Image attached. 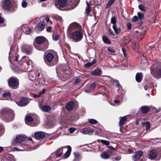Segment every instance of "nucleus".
Instances as JSON below:
<instances>
[{"label": "nucleus", "mask_w": 161, "mask_h": 161, "mask_svg": "<svg viewBox=\"0 0 161 161\" xmlns=\"http://www.w3.org/2000/svg\"><path fill=\"white\" fill-rule=\"evenodd\" d=\"M54 58V55L52 53H49L44 58V61L46 63L48 64L51 63V64L53 65L55 64V63H53Z\"/></svg>", "instance_id": "7"}, {"label": "nucleus", "mask_w": 161, "mask_h": 161, "mask_svg": "<svg viewBox=\"0 0 161 161\" xmlns=\"http://www.w3.org/2000/svg\"><path fill=\"white\" fill-rule=\"evenodd\" d=\"M97 142H101L103 144L105 145L108 147L110 144L109 141L103 140H98Z\"/></svg>", "instance_id": "35"}, {"label": "nucleus", "mask_w": 161, "mask_h": 161, "mask_svg": "<svg viewBox=\"0 0 161 161\" xmlns=\"http://www.w3.org/2000/svg\"><path fill=\"white\" fill-rule=\"evenodd\" d=\"M42 23L44 24L45 25L47 24V23L49 22L50 24L52 23V22L50 21L49 18L47 16H44L40 17V21Z\"/></svg>", "instance_id": "13"}, {"label": "nucleus", "mask_w": 161, "mask_h": 161, "mask_svg": "<svg viewBox=\"0 0 161 161\" xmlns=\"http://www.w3.org/2000/svg\"><path fill=\"white\" fill-rule=\"evenodd\" d=\"M41 109L43 112H49L51 110V108L48 105H45L41 107Z\"/></svg>", "instance_id": "23"}, {"label": "nucleus", "mask_w": 161, "mask_h": 161, "mask_svg": "<svg viewBox=\"0 0 161 161\" xmlns=\"http://www.w3.org/2000/svg\"><path fill=\"white\" fill-rule=\"evenodd\" d=\"M34 136L36 139H40L43 138L45 137V135L43 132H38L34 134Z\"/></svg>", "instance_id": "19"}, {"label": "nucleus", "mask_w": 161, "mask_h": 161, "mask_svg": "<svg viewBox=\"0 0 161 161\" xmlns=\"http://www.w3.org/2000/svg\"><path fill=\"white\" fill-rule=\"evenodd\" d=\"M120 119L119 125L120 126H121L125 124L127 121V118L126 116H125L122 117H120Z\"/></svg>", "instance_id": "26"}, {"label": "nucleus", "mask_w": 161, "mask_h": 161, "mask_svg": "<svg viewBox=\"0 0 161 161\" xmlns=\"http://www.w3.org/2000/svg\"><path fill=\"white\" fill-rule=\"evenodd\" d=\"M22 29L27 34H29L31 31V29L29 28L27 25H23L22 26Z\"/></svg>", "instance_id": "18"}, {"label": "nucleus", "mask_w": 161, "mask_h": 161, "mask_svg": "<svg viewBox=\"0 0 161 161\" xmlns=\"http://www.w3.org/2000/svg\"><path fill=\"white\" fill-rule=\"evenodd\" d=\"M102 39L103 42L105 44H110L111 42L108 38L106 36L103 35V36Z\"/></svg>", "instance_id": "32"}, {"label": "nucleus", "mask_w": 161, "mask_h": 161, "mask_svg": "<svg viewBox=\"0 0 161 161\" xmlns=\"http://www.w3.org/2000/svg\"><path fill=\"white\" fill-rule=\"evenodd\" d=\"M157 155V150L155 149L152 150L149 154L150 158L152 159L153 158H155Z\"/></svg>", "instance_id": "22"}, {"label": "nucleus", "mask_w": 161, "mask_h": 161, "mask_svg": "<svg viewBox=\"0 0 161 161\" xmlns=\"http://www.w3.org/2000/svg\"><path fill=\"white\" fill-rule=\"evenodd\" d=\"M1 161H14V159L13 156L8 155L5 158H2Z\"/></svg>", "instance_id": "24"}, {"label": "nucleus", "mask_w": 161, "mask_h": 161, "mask_svg": "<svg viewBox=\"0 0 161 161\" xmlns=\"http://www.w3.org/2000/svg\"><path fill=\"white\" fill-rule=\"evenodd\" d=\"M108 50L110 52L113 53H115V50H114L113 48L110 47H108Z\"/></svg>", "instance_id": "54"}, {"label": "nucleus", "mask_w": 161, "mask_h": 161, "mask_svg": "<svg viewBox=\"0 0 161 161\" xmlns=\"http://www.w3.org/2000/svg\"><path fill=\"white\" fill-rule=\"evenodd\" d=\"M81 80L80 78H77L75 79L74 82V85H76L78 83L81 81Z\"/></svg>", "instance_id": "53"}, {"label": "nucleus", "mask_w": 161, "mask_h": 161, "mask_svg": "<svg viewBox=\"0 0 161 161\" xmlns=\"http://www.w3.org/2000/svg\"><path fill=\"white\" fill-rule=\"evenodd\" d=\"M111 22L113 24V25H116V18L115 16L112 17L111 19Z\"/></svg>", "instance_id": "41"}, {"label": "nucleus", "mask_w": 161, "mask_h": 161, "mask_svg": "<svg viewBox=\"0 0 161 161\" xmlns=\"http://www.w3.org/2000/svg\"><path fill=\"white\" fill-rule=\"evenodd\" d=\"M10 96V93L9 92L3 94V97H9Z\"/></svg>", "instance_id": "50"}, {"label": "nucleus", "mask_w": 161, "mask_h": 161, "mask_svg": "<svg viewBox=\"0 0 161 161\" xmlns=\"http://www.w3.org/2000/svg\"><path fill=\"white\" fill-rule=\"evenodd\" d=\"M36 42L39 45L43 43L45 41V38L43 36H38L36 38Z\"/></svg>", "instance_id": "21"}, {"label": "nucleus", "mask_w": 161, "mask_h": 161, "mask_svg": "<svg viewBox=\"0 0 161 161\" xmlns=\"http://www.w3.org/2000/svg\"><path fill=\"white\" fill-rule=\"evenodd\" d=\"M140 109L142 113L146 114L149 111V108L148 106H143L140 108Z\"/></svg>", "instance_id": "28"}, {"label": "nucleus", "mask_w": 161, "mask_h": 161, "mask_svg": "<svg viewBox=\"0 0 161 161\" xmlns=\"http://www.w3.org/2000/svg\"><path fill=\"white\" fill-rule=\"evenodd\" d=\"M89 123L92 124H95L97 123V121L94 119H89Z\"/></svg>", "instance_id": "42"}, {"label": "nucleus", "mask_w": 161, "mask_h": 161, "mask_svg": "<svg viewBox=\"0 0 161 161\" xmlns=\"http://www.w3.org/2000/svg\"><path fill=\"white\" fill-rule=\"evenodd\" d=\"M1 115L5 121L7 122L12 120L14 118L13 111L7 109L2 110L1 112Z\"/></svg>", "instance_id": "1"}, {"label": "nucleus", "mask_w": 161, "mask_h": 161, "mask_svg": "<svg viewBox=\"0 0 161 161\" xmlns=\"http://www.w3.org/2000/svg\"><path fill=\"white\" fill-rule=\"evenodd\" d=\"M86 3L87 6L86 8L85 12L88 15L91 11V7L89 4L87 2H86Z\"/></svg>", "instance_id": "34"}, {"label": "nucleus", "mask_w": 161, "mask_h": 161, "mask_svg": "<svg viewBox=\"0 0 161 161\" xmlns=\"http://www.w3.org/2000/svg\"><path fill=\"white\" fill-rule=\"evenodd\" d=\"M45 25L42 23L41 22H39L38 25H36L35 27V30L36 32H39L44 30Z\"/></svg>", "instance_id": "16"}, {"label": "nucleus", "mask_w": 161, "mask_h": 161, "mask_svg": "<svg viewBox=\"0 0 161 161\" xmlns=\"http://www.w3.org/2000/svg\"><path fill=\"white\" fill-rule=\"evenodd\" d=\"M74 107V102L72 101H70L67 103L66 106V108L68 111L72 110Z\"/></svg>", "instance_id": "17"}, {"label": "nucleus", "mask_w": 161, "mask_h": 161, "mask_svg": "<svg viewBox=\"0 0 161 161\" xmlns=\"http://www.w3.org/2000/svg\"><path fill=\"white\" fill-rule=\"evenodd\" d=\"M158 63L153 64L150 68L151 73L155 78H157V75L161 76V68L158 69Z\"/></svg>", "instance_id": "3"}, {"label": "nucleus", "mask_w": 161, "mask_h": 161, "mask_svg": "<svg viewBox=\"0 0 161 161\" xmlns=\"http://www.w3.org/2000/svg\"><path fill=\"white\" fill-rule=\"evenodd\" d=\"M58 4L61 7H64L66 4V0H58Z\"/></svg>", "instance_id": "29"}, {"label": "nucleus", "mask_w": 161, "mask_h": 161, "mask_svg": "<svg viewBox=\"0 0 161 161\" xmlns=\"http://www.w3.org/2000/svg\"><path fill=\"white\" fill-rule=\"evenodd\" d=\"M64 147L60 148L58 149L56 152V157L57 158L60 157L62 154L63 149Z\"/></svg>", "instance_id": "31"}, {"label": "nucleus", "mask_w": 161, "mask_h": 161, "mask_svg": "<svg viewBox=\"0 0 161 161\" xmlns=\"http://www.w3.org/2000/svg\"><path fill=\"white\" fill-rule=\"evenodd\" d=\"M28 99L26 97H22L16 102V103L20 106H24L29 103Z\"/></svg>", "instance_id": "9"}, {"label": "nucleus", "mask_w": 161, "mask_h": 161, "mask_svg": "<svg viewBox=\"0 0 161 161\" xmlns=\"http://www.w3.org/2000/svg\"><path fill=\"white\" fill-rule=\"evenodd\" d=\"M80 132L84 134H89L90 135L92 134L93 130L91 129L87 128H85L80 130Z\"/></svg>", "instance_id": "12"}, {"label": "nucleus", "mask_w": 161, "mask_h": 161, "mask_svg": "<svg viewBox=\"0 0 161 161\" xmlns=\"http://www.w3.org/2000/svg\"><path fill=\"white\" fill-rule=\"evenodd\" d=\"M138 18L136 16H135L133 17L132 19V21L133 22H136L138 20Z\"/></svg>", "instance_id": "57"}, {"label": "nucleus", "mask_w": 161, "mask_h": 161, "mask_svg": "<svg viewBox=\"0 0 161 161\" xmlns=\"http://www.w3.org/2000/svg\"><path fill=\"white\" fill-rule=\"evenodd\" d=\"M145 126L146 130H148L150 127V123L148 122H146L145 123Z\"/></svg>", "instance_id": "52"}, {"label": "nucleus", "mask_w": 161, "mask_h": 161, "mask_svg": "<svg viewBox=\"0 0 161 161\" xmlns=\"http://www.w3.org/2000/svg\"><path fill=\"white\" fill-rule=\"evenodd\" d=\"M93 73L96 75H100L101 73V71L99 69H97L94 70Z\"/></svg>", "instance_id": "38"}, {"label": "nucleus", "mask_w": 161, "mask_h": 161, "mask_svg": "<svg viewBox=\"0 0 161 161\" xmlns=\"http://www.w3.org/2000/svg\"><path fill=\"white\" fill-rule=\"evenodd\" d=\"M27 3L26 1V0H23V1L21 3L22 6L23 8H25L27 6Z\"/></svg>", "instance_id": "44"}, {"label": "nucleus", "mask_w": 161, "mask_h": 161, "mask_svg": "<svg viewBox=\"0 0 161 161\" xmlns=\"http://www.w3.org/2000/svg\"><path fill=\"white\" fill-rule=\"evenodd\" d=\"M3 8L6 10H9L11 7L12 3L10 0H4L2 2Z\"/></svg>", "instance_id": "8"}, {"label": "nucleus", "mask_w": 161, "mask_h": 161, "mask_svg": "<svg viewBox=\"0 0 161 161\" xmlns=\"http://www.w3.org/2000/svg\"><path fill=\"white\" fill-rule=\"evenodd\" d=\"M32 64V62L31 60H29L26 61H25L23 63V64L24 65H25L26 64L27 65V66L26 67L28 68V66Z\"/></svg>", "instance_id": "40"}, {"label": "nucleus", "mask_w": 161, "mask_h": 161, "mask_svg": "<svg viewBox=\"0 0 161 161\" xmlns=\"http://www.w3.org/2000/svg\"><path fill=\"white\" fill-rule=\"evenodd\" d=\"M76 129L74 128H70L69 129L70 133H72L76 130Z\"/></svg>", "instance_id": "56"}, {"label": "nucleus", "mask_w": 161, "mask_h": 161, "mask_svg": "<svg viewBox=\"0 0 161 161\" xmlns=\"http://www.w3.org/2000/svg\"><path fill=\"white\" fill-rule=\"evenodd\" d=\"M14 150L17 151H24L27 150L25 147L23 148V149H19L17 147H14Z\"/></svg>", "instance_id": "51"}, {"label": "nucleus", "mask_w": 161, "mask_h": 161, "mask_svg": "<svg viewBox=\"0 0 161 161\" xmlns=\"http://www.w3.org/2000/svg\"><path fill=\"white\" fill-rule=\"evenodd\" d=\"M4 132V127L2 125H0V136L3 135Z\"/></svg>", "instance_id": "39"}, {"label": "nucleus", "mask_w": 161, "mask_h": 161, "mask_svg": "<svg viewBox=\"0 0 161 161\" xmlns=\"http://www.w3.org/2000/svg\"><path fill=\"white\" fill-rule=\"evenodd\" d=\"M137 15H138V18L139 19H142L144 17L143 14L140 13V12L138 13Z\"/></svg>", "instance_id": "45"}, {"label": "nucleus", "mask_w": 161, "mask_h": 161, "mask_svg": "<svg viewBox=\"0 0 161 161\" xmlns=\"http://www.w3.org/2000/svg\"><path fill=\"white\" fill-rule=\"evenodd\" d=\"M143 154V152L142 151H139L136 152L132 156V159L134 161H136L138 159L140 158L141 157Z\"/></svg>", "instance_id": "15"}, {"label": "nucleus", "mask_w": 161, "mask_h": 161, "mask_svg": "<svg viewBox=\"0 0 161 161\" xmlns=\"http://www.w3.org/2000/svg\"><path fill=\"white\" fill-rule=\"evenodd\" d=\"M43 46H42V45H38L35 44H34V47L38 50L44 51L48 47V43L47 42H45L43 44Z\"/></svg>", "instance_id": "11"}, {"label": "nucleus", "mask_w": 161, "mask_h": 161, "mask_svg": "<svg viewBox=\"0 0 161 161\" xmlns=\"http://www.w3.org/2000/svg\"><path fill=\"white\" fill-rule=\"evenodd\" d=\"M40 73L37 70H32L28 73L29 79L35 82H40Z\"/></svg>", "instance_id": "2"}, {"label": "nucleus", "mask_w": 161, "mask_h": 161, "mask_svg": "<svg viewBox=\"0 0 161 161\" xmlns=\"http://www.w3.org/2000/svg\"><path fill=\"white\" fill-rule=\"evenodd\" d=\"M19 80L16 77H12L10 78L8 81V85L9 87L12 88L16 89L19 86Z\"/></svg>", "instance_id": "4"}, {"label": "nucleus", "mask_w": 161, "mask_h": 161, "mask_svg": "<svg viewBox=\"0 0 161 161\" xmlns=\"http://www.w3.org/2000/svg\"><path fill=\"white\" fill-rule=\"evenodd\" d=\"M25 139V136H18L16 137L12 144L14 145V144L15 142L16 143H21L22 142L24 141Z\"/></svg>", "instance_id": "14"}, {"label": "nucleus", "mask_w": 161, "mask_h": 161, "mask_svg": "<svg viewBox=\"0 0 161 161\" xmlns=\"http://www.w3.org/2000/svg\"><path fill=\"white\" fill-rule=\"evenodd\" d=\"M80 26L79 25H78L77 23H75L70 24L69 25V27H73L75 28H76V27H80Z\"/></svg>", "instance_id": "47"}, {"label": "nucleus", "mask_w": 161, "mask_h": 161, "mask_svg": "<svg viewBox=\"0 0 161 161\" xmlns=\"http://www.w3.org/2000/svg\"><path fill=\"white\" fill-rule=\"evenodd\" d=\"M142 73H137L136 76V81L138 82H141L142 80Z\"/></svg>", "instance_id": "25"}, {"label": "nucleus", "mask_w": 161, "mask_h": 161, "mask_svg": "<svg viewBox=\"0 0 161 161\" xmlns=\"http://www.w3.org/2000/svg\"><path fill=\"white\" fill-rule=\"evenodd\" d=\"M61 74L59 75V78L63 81H65L69 78V75L67 74L69 71L64 68L60 69Z\"/></svg>", "instance_id": "6"}, {"label": "nucleus", "mask_w": 161, "mask_h": 161, "mask_svg": "<svg viewBox=\"0 0 161 161\" xmlns=\"http://www.w3.org/2000/svg\"><path fill=\"white\" fill-rule=\"evenodd\" d=\"M17 47H11L10 49V51L9 53V61H10V60L12 58H13L14 57V55H15V58L14 59V60L15 61H16L18 60V56L17 55H16V53L17 52V50L16 51L14 52V50L15 49H17Z\"/></svg>", "instance_id": "10"}, {"label": "nucleus", "mask_w": 161, "mask_h": 161, "mask_svg": "<svg viewBox=\"0 0 161 161\" xmlns=\"http://www.w3.org/2000/svg\"><path fill=\"white\" fill-rule=\"evenodd\" d=\"M74 154L76 159L79 160L80 159V155L79 153L75 152L74 153Z\"/></svg>", "instance_id": "49"}, {"label": "nucleus", "mask_w": 161, "mask_h": 161, "mask_svg": "<svg viewBox=\"0 0 161 161\" xmlns=\"http://www.w3.org/2000/svg\"><path fill=\"white\" fill-rule=\"evenodd\" d=\"M139 9L142 12H145L146 11V8L142 4H140L138 6Z\"/></svg>", "instance_id": "36"}, {"label": "nucleus", "mask_w": 161, "mask_h": 161, "mask_svg": "<svg viewBox=\"0 0 161 161\" xmlns=\"http://www.w3.org/2000/svg\"><path fill=\"white\" fill-rule=\"evenodd\" d=\"M108 147L111 150H112L113 151L116 150L112 146H108Z\"/></svg>", "instance_id": "61"}, {"label": "nucleus", "mask_w": 161, "mask_h": 161, "mask_svg": "<svg viewBox=\"0 0 161 161\" xmlns=\"http://www.w3.org/2000/svg\"><path fill=\"white\" fill-rule=\"evenodd\" d=\"M113 28L114 31L115 33L117 34H119L121 32V28L119 27H117L116 25H113Z\"/></svg>", "instance_id": "30"}, {"label": "nucleus", "mask_w": 161, "mask_h": 161, "mask_svg": "<svg viewBox=\"0 0 161 161\" xmlns=\"http://www.w3.org/2000/svg\"><path fill=\"white\" fill-rule=\"evenodd\" d=\"M83 37L82 34L79 31H76L73 32L71 34V38L75 42L80 41Z\"/></svg>", "instance_id": "5"}, {"label": "nucleus", "mask_w": 161, "mask_h": 161, "mask_svg": "<svg viewBox=\"0 0 161 161\" xmlns=\"http://www.w3.org/2000/svg\"><path fill=\"white\" fill-rule=\"evenodd\" d=\"M53 39L55 41H57L59 38V35H58L53 34L52 36Z\"/></svg>", "instance_id": "43"}, {"label": "nucleus", "mask_w": 161, "mask_h": 161, "mask_svg": "<svg viewBox=\"0 0 161 161\" xmlns=\"http://www.w3.org/2000/svg\"><path fill=\"white\" fill-rule=\"evenodd\" d=\"M45 89H43L42 91L40 92L39 94L41 95L42 94H43L45 93Z\"/></svg>", "instance_id": "64"}, {"label": "nucleus", "mask_w": 161, "mask_h": 161, "mask_svg": "<svg viewBox=\"0 0 161 161\" xmlns=\"http://www.w3.org/2000/svg\"><path fill=\"white\" fill-rule=\"evenodd\" d=\"M101 157L104 159H107L109 158V154L107 152H104L101 155Z\"/></svg>", "instance_id": "33"}, {"label": "nucleus", "mask_w": 161, "mask_h": 161, "mask_svg": "<svg viewBox=\"0 0 161 161\" xmlns=\"http://www.w3.org/2000/svg\"><path fill=\"white\" fill-rule=\"evenodd\" d=\"M127 26L128 29L129 30H130L131 28L132 25L130 23H128L127 24Z\"/></svg>", "instance_id": "58"}, {"label": "nucleus", "mask_w": 161, "mask_h": 161, "mask_svg": "<svg viewBox=\"0 0 161 161\" xmlns=\"http://www.w3.org/2000/svg\"><path fill=\"white\" fill-rule=\"evenodd\" d=\"M114 83L116 85V86H117L118 87H119V86H120L118 81H114Z\"/></svg>", "instance_id": "60"}, {"label": "nucleus", "mask_w": 161, "mask_h": 161, "mask_svg": "<svg viewBox=\"0 0 161 161\" xmlns=\"http://www.w3.org/2000/svg\"><path fill=\"white\" fill-rule=\"evenodd\" d=\"M115 0H109L106 6L107 9L108 8L114 3Z\"/></svg>", "instance_id": "37"}, {"label": "nucleus", "mask_w": 161, "mask_h": 161, "mask_svg": "<svg viewBox=\"0 0 161 161\" xmlns=\"http://www.w3.org/2000/svg\"><path fill=\"white\" fill-rule=\"evenodd\" d=\"M67 147H68V150L65 153L63 156L64 158H66L69 156L71 151V147L69 146H68Z\"/></svg>", "instance_id": "27"}, {"label": "nucleus", "mask_w": 161, "mask_h": 161, "mask_svg": "<svg viewBox=\"0 0 161 161\" xmlns=\"http://www.w3.org/2000/svg\"><path fill=\"white\" fill-rule=\"evenodd\" d=\"M96 83L95 82L93 83L91 85V87L94 88L96 86Z\"/></svg>", "instance_id": "63"}, {"label": "nucleus", "mask_w": 161, "mask_h": 161, "mask_svg": "<svg viewBox=\"0 0 161 161\" xmlns=\"http://www.w3.org/2000/svg\"><path fill=\"white\" fill-rule=\"evenodd\" d=\"M109 31L110 32V34H109L110 35H113V36L114 35V32L111 29H109Z\"/></svg>", "instance_id": "59"}, {"label": "nucleus", "mask_w": 161, "mask_h": 161, "mask_svg": "<svg viewBox=\"0 0 161 161\" xmlns=\"http://www.w3.org/2000/svg\"><path fill=\"white\" fill-rule=\"evenodd\" d=\"M26 119L27 121L31 122L33 121V119L30 116H28L26 117Z\"/></svg>", "instance_id": "48"}, {"label": "nucleus", "mask_w": 161, "mask_h": 161, "mask_svg": "<svg viewBox=\"0 0 161 161\" xmlns=\"http://www.w3.org/2000/svg\"><path fill=\"white\" fill-rule=\"evenodd\" d=\"M121 158L120 156H117L114 158H112V160L113 161H119L121 159Z\"/></svg>", "instance_id": "46"}, {"label": "nucleus", "mask_w": 161, "mask_h": 161, "mask_svg": "<svg viewBox=\"0 0 161 161\" xmlns=\"http://www.w3.org/2000/svg\"><path fill=\"white\" fill-rule=\"evenodd\" d=\"M31 46L30 45L25 46L23 47L22 51L28 54L31 52Z\"/></svg>", "instance_id": "20"}, {"label": "nucleus", "mask_w": 161, "mask_h": 161, "mask_svg": "<svg viewBox=\"0 0 161 161\" xmlns=\"http://www.w3.org/2000/svg\"><path fill=\"white\" fill-rule=\"evenodd\" d=\"M92 65V64L91 62L87 63L85 65V68H88Z\"/></svg>", "instance_id": "55"}, {"label": "nucleus", "mask_w": 161, "mask_h": 161, "mask_svg": "<svg viewBox=\"0 0 161 161\" xmlns=\"http://www.w3.org/2000/svg\"><path fill=\"white\" fill-rule=\"evenodd\" d=\"M122 51H123V54L124 55V56L125 57H126V53H125V49L124 48H122Z\"/></svg>", "instance_id": "62"}]
</instances>
